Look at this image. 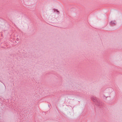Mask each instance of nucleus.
<instances>
[{"label": "nucleus", "mask_w": 122, "mask_h": 122, "mask_svg": "<svg viewBox=\"0 0 122 122\" xmlns=\"http://www.w3.org/2000/svg\"><path fill=\"white\" fill-rule=\"evenodd\" d=\"M91 99L97 106H99V107H103V104L97 98L94 96H92L91 97Z\"/></svg>", "instance_id": "obj_1"}, {"label": "nucleus", "mask_w": 122, "mask_h": 122, "mask_svg": "<svg viewBox=\"0 0 122 122\" xmlns=\"http://www.w3.org/2000/svg\"><path fill=\"white\" fill-rule=\"evenodd\" d=\"M110 25L111 26H114L116 24V22L115 21H112L110 22Z\"/></svg>", "instance_id": "obj_2"}, {"label": "nucleus", "mask_w": 122, "mask_h": 122, "mask_svg": "<svg viewBox=\"0 0 122 122\" xmlns=\"http://www.w3.org/2000/svg\"><path fill=\"white\" fill-rule=\"evenodd\" d=\"M56 11H57V12L58 13V14H59L60 13L56 9Z\"/></svg>", "instance_id": "obj_3"}, {"label": "nucleus", "mask_w": 122, "mask_h": 122, "mask_svg": "<svg viewBox=\"0 0 122 122\" xmlns=\"http://www.w3.org/2000/svg\"><path fill=\"white\" fill-rule=\"evenodd\" d=\"M16 40L17 41H18L19 40V39L18 38H17Z\"/></svg>", "instance_id": "obj_4"}]
</instances>
